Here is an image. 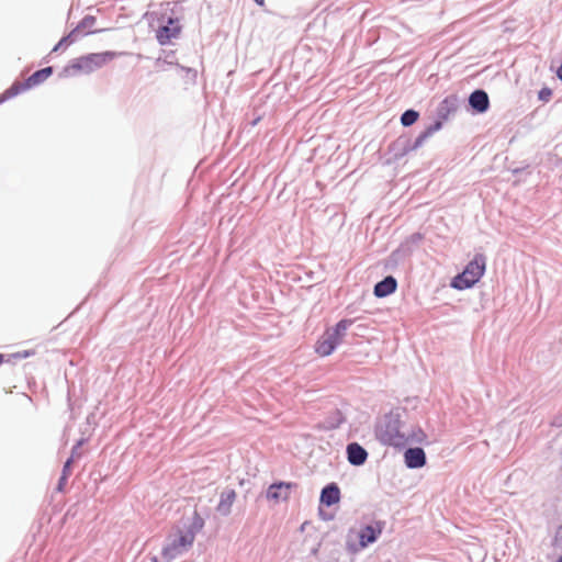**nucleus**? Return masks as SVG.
<instances>
[{"instance_id":"f3484780","label":"nucleus","mask_w":562,"mask_h":562,"mask_svg":"<svg viewBox=\"0 0 562 562\" xmlns=\"http://www.w3.org/2000/svg\"><path fill=\"white\" fill-rule=\"evenodd\" d=\"M408 438H407V445L408 443H422L426 440V434L420 428H412L411 430H407Z\"/></svg>"},{"instance_id":"aec40b11","label":"nucleus","mask_w":562,"mask_h":562,"mask_svg":"<svg viewBox=\"0 0 562 562\" xmlns=\"http://www.w3.org/2000/svg\"><path fill=\"white\" fill-rule=\"evenodd\" d=\"M86 61L83 56L75 59L68 67V69L72 70L74 72H86Z\"/></svg>"},{"instance_id":"39448f33","label":"nucleus","mask_w":562,"mask_h":562,"mask_svg":"<svg viewBox=\"0 0 562 562\" xmlns=\"http://www.w3.org/2000/svg\"><path fill=\"white\" fill-rule=\"evenodd\" d=\"M53 74L52 67L40 69L32 74L25 81H15L0 95V103L16 97L18 94L44 82Z\"/></svg>"},{"instance_id":"a211bd4d","label":"nucleus","mask_w":562,"mask_h":562,"mask_svg":"<svg viewBox=\"0 0 562 562\" xmlns=\"http://www.w3.org/2000/svg\"><path fill=\"white\" fill-rule=\"evenodd\" d=\"M442 124L440 121H437L435 124L430 125L416 140V146L420 145L426 138L431 136L434 133L441 128Z\"/></svg>"},{"instance_id":"f03ea898","label":"nucleus","mask_w":562,"mask_h":562,"mask_svg":"<svg viewBox=\"0 0 562 562\" xmlns=\"http://www.w3.org/2000/svg\"><path fill=\"white\" fill-rule=\"evenodd\" d=\"M376 436L384 445L394 447L407 445V429H405L398 414L390 413L385 415L376 428Z\"/></svg>"},{"instance_id":"f257e3e1","label":"nucleus","mask_w":562,"mask_h":562,"mask_svg":"<svg viewBox=\"0 0 562 562\" xmlns=\"http://www.w3.org/2000/svg\"><path fill=\"white\" fill-rule=\"evenodd\" d=\"M204 527V519L195 510L192 522L187 529L177 528L176 532L169 537L168 543L162 548V558L170 562L177 557L188 551L195 540V535Z\"/></svg>"},{"instance_id":"1a4fd4ad","label":"nucleus","mask_w":562,"mask_h":562,"mask_svg":"<svg viewBox=\"0 0 562 562\" xmlns=\"http://www.w3.org/2000/svg\"><path fill=\"white\" fill-rule=\"evenodd\" d=\"M383 522H375L372 526H366L360 530L359 542L362 548L373 543L382 533Z\"/></svg>"},{"instance_id":"412c9836","label":"nucleus","mask_w":562,"mask_h":562,"mask_svg":"<svg viewBox=\"0 0 562 562\" xmlns=\"http://www.w3.org/2000/svg\"><path fill=\"white\" fill-rule=\"evenodd\" d=\"M551 95H552V91L549 88H543L539 92V98L546 102L550 100Z\"/></svg>"},{"instance_id":"b1692460","label":"nucleus","mask_w":562,"mask_h":562,"mask_svg":"<svg viewBox=\"0 0 562 562\" xmlns=\"http://www.w3.org/2000/svg\"><path fill=\"white\" fill-rule=\"evenodd\" d=\"M4 362V355L0 353V366Z\"/></svg>"},{"instance_id":"6ab92c4d","label":"nucleus","mask_w":562,"mask_h":562,"mask_svg":"<svg viewBox=\"0 0 562 562\" xmlns=\"http://www.w3.org/2000/svg\"><path fill=\"white\" fill-rule=\"evenodd\" d=\"M418 113L414 110L405 111L401 116V123L404 126L413 125L418 120Z\"/></svg>"},{"instance_id":"f8f14e48","label":"nucleus","mask_w":562,"mask_h":562,"mask_svg":"<svg viewBox=\"0 0 562 562\" xmlns=\"http://www.w3.org/2000/svg\"><path fill=\"white\" fill-rule=\"evenodd\" d=\"M469 103L475 111L483 113L490 106V99L484 90H475L470 94Z\"/></svg>"},{"instance_id":"2eb2a0df","label":"nucleus","mask_w":562,"mask_h":562,"mask_svg":"<svg viewBox=\"0 0 562 562\" xmlns=\"http://www.w3.org/2000/svg\"><path fill=\"white\" fill-rule=\"evenodd\" d=\"M236 499V492L234 490L225 491L221 494V499L217 505V512L222 515H228L231 508Z\"/></svg>"},{"instance_id":"6e6552de","label":"nucleus","mask_w":562,"mask_h":562,"mask_svg":"<svg viewBox=\"0 0 562 562\" xmlns=\"http://www.w3.org/2000/svg\"><path fill=\"white\" fill-rule=\"evenodd\" d=\"M292 486V483L285 482L271 484L267 491V498L274 503L288 501Z\"/></svg>"},{"instance_id":"423d86ee","label":"nucleus","mask_w":562,"mask_h":562,"mask_svg":"<svg viewBox=\"0 0 562 562\" xmlns=\"http://www.w3.org/2000/svg\"><path fill=\"white\" fill-rule=\"evenodd\" d=\"M181 30L182 26L179 19L169 18L166 25L158 27L156 38L160 45L169 44L172 40L180 36Z\"/></svg>"},{"instance_id":"7ed1b4c3","label":"nucleus","mask_w":562,"mask_h":562,"mask_svg":"<svg viewBox=\"0 0 562 562\" xmlns=\"http://www.w3.org/2000/svg\"><path fill=\"white\" fill-rule=\"evenodd\" d=\"M353 324L350 318L339 321L335 326L327 328L315 344V352L319 357L330 356L342 342L348 328Z\"/></svg>"},{"instance_id":"0eeeda50","label":"nucleus","mask_w":562,"mask_h":562,"mask_svg":"<svg viewBox=\"0 0 562 562\" xmlns=\"http://www.w3.org/2000/svg\"><path fill=\"white\" fill-rule=\"evenodd\" d=\"M122 53L116 52H102V53H92L85 55V61H86V74H90L99 68H102L110 61H112L114 58L121 56Z\"/></svg>"},{"instance_id":"bb28decb","label":"nucleus","mask_w":562,"mask_h":562,"mask_svg":"<svg viewBox=\"0 0 562 562\" xmlns=\"http://www.w3.org/2000/svg\"><path fill=\"white\" fill-rule=\"evenodd\" d=\"M153 562H158L157 558H153Z\"/></svg>"},{"instance_id":"393cba45","label":"nucleus","mask_w":562,"mask_h":562,"mask_svg":"<svg viewBox=\"0 0 562 562\" xmlns=\"http://www.w3.org/2000/svg\"><path fill=\"white\" fill-rule=\"evenodd\" d=\"M69 464H70V460H68V461L66 462V464H65V470H66V469H69Z\"/></svg>"},{"instance_id":"4be33fe9","label":"nucleus","mask_w":562,"mask_h":562,"mask_svg":"<svg viewBox=\"0 0 562 562\" xmlns=\"http://www.w3.org/2000/svg\"><path fill=\"white\" fill-rule=\"evenodd\" d=\"M33 355H35L34 350H27V351H23V352H16L14 355V357H16V358H26V357H30V356H33Z\"/></svg>"},{"instance_id":"cd10ccee","label":"nucleus","mask_w":562,"mask_h":562,"mask_svg":"<svg viewBox=\"0 0 562 562\" xmlns=\"http://www.w3.org/2000/svg\"><path fill=\"white\" fill-rule=\"evenodd\" d=\"M558 562H562V557L559 559V561H558Z\"/></svg>"},{"instance_id":"dca6fc26","label":"nucleus","mask_w":562,"mask_h":562,"mask_svg":"<svg viewBox=\"0 0 562 562\" xmlns=\"http://www.w3.org/2000/svg\"><path fill=\"white\" fill-rule=\"evenodd\" d=\"M457 110V98L451 95L443 99L439 108V116L442 120H447L449 115Z\"/></svg>"},{"instance_id":"4468645a","label":"nucleus","mask_w":562,"mask_h":562,"mask_svg":"<svg viewBox=\"0 0 562 562\" xmlns=\"http://www.w3.org/2000/svg\"><path fill=\"white\" fill-rule=\"evenodd\" d=\"M397 282L392 276L386 277L382 281L378 282L374 286V295L376 297H385L395 292Z\"/></svg>"},{"instance_id":"5701e85b","label":"nucleus","mask_w":562,"mask_h":562,"mask_svg":"<svg viewBox=\"0 0 562 562\" xmlns=\"http://www.w3.org/2000/svg\"><path fill=\"white\" fill-rule=\"evenodd\" d=\"M258 5L262 7L265 4V0H254Z\"/></svg>"},{"instance_id":"9d476101","label":"nucleus","mask_w":562,"mask_h":562,"mask_svg":"<svg viewBox=\"0 0 562 562\" xmlns=\"http://www.w3.org/2000/svg\"><path fill=\"white\" fill-rule=\"evenodd\" d=\"M405 463L411 469L422 468L426 464V454L422 448H409L404 453Z\"/></svg>"},{"instance_id":"ddd939ff","label":"nucleus","mask_w":562,"mask_h":562,"mask_svg":"<svg viewBox=\"0 0 562 562\" xmlns=\"http://www.w3.org/2000/svg\"><path fill=\"white\" fill-rule=\"evenodd\" d=\"M340 501V490L337 484L330 483L322 490L321 503L326 506H333Z\"/></svg>"},{"instance_id":"9b49d317","label":"nucleus","mask_w":562,"mask_h":562,"mask_svg":"<svg viewBox=\"0 0 562 562\" xmlns=\"http://www.w3.org/2000/svg\"><path fill=\"white\" fill-rule=\"evenodd\" d=\"M348 461L352 465H361L368 458V452L359 443L352 442L347 446Z\"/></svg>"},{"instance_id":"a878e982","label":"nucleus","mask_w":562,"mask_h":562,"mask_svg":"<svg viewBox=\"0 0 562 562\" xmlns=\"http://www.w3.org/2000/svg\"><path fill=\"white\" fill-rule=\"evenodd\" d=\"M560 533H562V528H560V529H559V531H558V536H559Z\"/></svg>"},{"instance_id":"20e7f679","label":"nucleus","mask_w":562,"mask_h":562,"mask_svg":"<svg viewBox=\"0 0 562 562\" xmlns=\"http://www.w3.org/2000/svg\"><path fill=\"white\" fill-rule=\"evenodd\" d=\"M485 271V257L481 254L467 265L464 270L456 276L451 281V286L457 290H465L480 281Z\"/></svg>"}]
</instances>
